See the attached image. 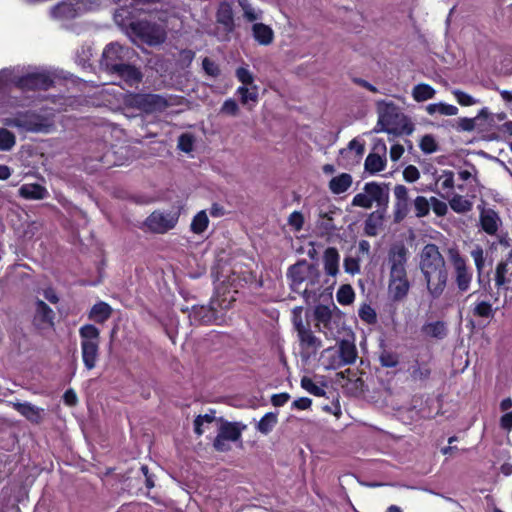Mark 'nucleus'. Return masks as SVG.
<instances>
[{"mask_svg":"<svg viewBox=\"0 0 512 512\" xmlns=\"http://www.w3.org/2000/svg\"><path fill=\"white\" fill-rule=\"evenodd\" d=\"M316 276V267L313 264H308L306 260L298 261L288 268L287 278L290 280V288L295 293H307L303 290L302 286L310 275Z\"/></svg>","mask_w":512,"mask_h":512,"instance_id":"8","label":"nucleus"},{"mask_svg":"<svg viewBox=\"0 0 512 512\" xmlns=\"http://www.w3.org/2000/svg\"><path fill=\"white\" fill-rule=\"evenodd\" d=\"M311 277L307 278L306 286L302 287L303 290H307V293H299L306 302H308L311 298H315L320 292V272L316 268V276L313 274Z\"/></svg>","mask_w":512,"mask_h":512,"instance_id":"29","label":"nucleus"},{"mask_svg":"<svg viewBox=\"0 0 512 512\" xmlns=\"http://www.w3.org/2000/svg\"><path fill=\"white\" fill-rule=\"evenodd\" d=\"M385 166L386 158L376 153H369L364 163L365 170L372 175L384 170Z\"/></svg>","mask_w":512,"mask_h":512,"instance_id":"31","label":"nucleus"},{"mask_svg":"<svg viewBox=\"0 0 512 512\" xmlns=\"http://www.w3.org/2000/svg\"><path fill=\"white\" fill-rule=\"evenodd\" d=\"M435 95V90L432 86L426 83H420L414 86L412 90V97L416 102H424L432 99Z\"/></svg>","mask_w":512,"mask_h":512,"instance_id":"33","label":"nucleus"},{"mask_svg":"<svg viewBox=\"0 0 512 512\" xmlns=\"http://www.w3.org/2000/svg\"><path fill=\"white\" fill-rule=\"evenodd\" d=\"M194 138L189 133H183L178 138V148L186 153L193 150Z\"/></svg>","mask_w":512,"mask_h":512,"instance_id":"53","label":"nucleus"},{"mask_svg":"<svg viewBox=\"0 0 512 512\" xmlns=\"http://www.w3.org/2000/svg\"><path fill=\"white\" fill-rule=\"evenodd\" d=\"M112 312L113 310L108 303L100 301L92 306L88 317L96 323L103 324L111 317Z\"/></svg>","mask_w":512,"mask_h":512,"instance_id":"24","label":"nucleus"},{"mask_svg":"<svg viewBox=\"0 0 512 512\" xmlns=\"http://www.w3.org/2000/svg\"><path fill=\"white\" fill-rule=\"evenodd\" d=\"M132 33L148 45H158L164 42L166 34L164 30L149 21H137L130 24Z\"/></svg>","mask_w":512,"mask_h":512,"instance_id":"6","label":"nucleus"},{"mask_svg":"<svg viewBox=\"0 0 512 512\" xmlns=\"http://www.w3.org/2000/svg\"><path fill=\"white\" fill-rule=\"evenodd\" d=\"M449 205L454 212L459 214L467 213L473 208V203L470 200L458 194L449 200Z\"/></svg>","mask_w":512,"mask_h":512,"instance_id":"36","label":"nucleus"},{"mask_svg":"<svg viewBox=\"0 0 512 512\" xmlns=\"http://www.w3.org/2000/svg\"><path fill=\"white\" fill-rule=\"evenodd\" d=\"M19 194L24 199L42 200L48 192L47 189L38 183L23 184L19 189Z\"/></svg>","mask_w":512,"mask_h":512,"instance_id":"23","label":"nucleus"},{"mask_svg":"<svg viewBox=\"0 0 512 512\" xmlns=\"http://www.w3.org/2000/svg\"><path fill=\"white\" fill-rule=\"evenodd\" d=\"M14 84L22 91H47L54 86V79L49 73L34 72L17 77Z\"/></svg>","mask_w":512,"mask_h":512,"instance_id":"7","label":"nucleus"},{"mask_svg":"<svg viewBox=\"0 0 512 512\" xmlns=\"http://www.w3.org/2000/svg\"><path fill=\"white\" fill-rule=\"evenodd\" d=\"M15 409L24 416L28 421L32 423H40L42 420L41 409L32 405L31 403H16L14 405Z\"/></svg>","mask_w":512,"mask_h":512,"instance_id":"28","label":"nucleus"},{"mask_svg":"<svg viewBox=\"0 0 512 512\" xmlns=\"http://www.w3.org/2000/svg\"><path fill=\"white\" fill-rule=\"evenodd\" d=\"M129 49L119 45L118 43L108 44L102 54L101 64L110 73L115 72L122 64L126 62V56Z\"/></svg>","mask_w":512,"mask_h":512,"instance_id":"10","label":"nucleus"},{"mask_svg":"<svg viewBox=\"0 0 512 512\" xmlns=\"http://www.w3.org/2000/svg\"><path fill=\"white\" fill-rule=\"evenodd\" d=\"M353 178L349 173H341L329 181V189L333 194L339 195L346 192L352 185Z\"/></svg>","mask_w":512,"mask_h":512,"instance_id":"26","label":"nucleus"},{"mask_svg":"<svg viewBox=\"0 0 512 512\" xmlns=\"http://www.w3.org/2000/svg\"><path fill=\"white\" fill-rule=\"evenodd\" d=\"M81 342L100 343V330L92 325L85 324L79 329Z\"/></svg>","mask_w":512,"mask_h":512,"instance_id":"35","label":"nucleus"},{"mask_svg":"<svg viewBox=\"0 0 512 512\" xmlns=\"http://www.w3.org/2000/svg\"><path fill=\"white\" fill-rule=\"evenodd\" d=\"M220 437L229 441H238L241 438V429L237 423L224 422L219 428Z\"/></svg>","mask_w":512,"mask_h":512,"instance_id":"34","label":"nucleus"},{"mask_svg":"<svg viewBox=\"0 0 512 512\" xmlns=\"http://www.w3.org/2000/svg\"><path fill=\"white\" fill-rule=\"evenodd\" d=\"M452 265L454 268V280L459 292L464 293L469 290L473 273L468 267L466 259L458 252L451 254Z\"/></svg>","mask_w":512,"mask_h":512,"instance_id":"9","label":"nucleus"},{"mask_svg":"<svg viewBox=\"0 0 512 512\" xmlns=\"http://www.w3.org/2000/svg\"><path fill=\"white\" fill-rule=\"evenodd\" d=\"M127 108L137 109L145 114L165 111L171 103L162 95L153 93H129L124 98Z\"/></svg>","mask_w":512,"mask_h":512,"instance_id":"3","label":"nucleus"},{"mask_svg":"<svg viewBox=\"0 0 512 512\" xmlns=\"http://www.w3.org/2000/svg\"><path fill=\"white\" fill-rule=\"evenodd\" d=\"M456 129L458 131H473L475 129V119L467 117L459 118L457 121Z\"/></svg>","mask_w":512,"mask_h":512,"instance_id":"63","label":"nucleus"},{"mask_svg":"<svg viewBox=\"0 0 512 512\" xmlns=\"http://www.w3.org/2000/svg\"><path fill=\"white\" fill-rule=\"evenodd\" d=\"M419 269L426 281L428 293L438 299L448 282L446 261L434 243L424 245L419 254Z\"/></svg>","mask_w":512,"mask_h":512,"instance_id":"2","label":"nucleus"},{"mask_svg":"<svg viewBox=\"0 0 512 512\" xmlns=\"http://www.w3.org/2000/svg\"><path fill=\"white\" fill-rule=\"evenodd\" d=\"M408 257V249L404 244L393 245L388 252V260L390 264V274L399 276L401 273H407L406 263Z\"/></svg>","mask_w":512,"mask_h":512,"instance_id":"14","label":"nucleus"},{"mask_svg":"<svg viewBox=\"0 0 512 512\" xmlns=\"http://www.w3.org/2000/svg\"><path fill=\"white\" fill-rule=\"evenodd\" d=\"M403 178L409 183L416 182L420 178V172L414 165H408L403 170Z\"/></svg>","mask_w":512,"mask_h":512,"instance_id":"61","label":"nucleus"},{"mask_svg":"<svg viewBox=\"0 0 512 512\" xmlns=\"http://www.w3.org/2000/svg\"><path fill=\"white\" fill-rule=\"evenodd\" d=\"M252 35L260 45L267 46L273 42L274 32L272 28L263 23H255L252 26Z\"/></svg>","mask_w":512,"mask_h":512,"instance_id":"22","label":"nucleus"},{"mask_svg":"<svg viewBox=\"0 0 512 512\" xmlns=\"http://www.w3.org/2000/svg\"><path fill=\"white\" fill-rule=\"evenodd\" d=\"M54 311L43 300L36 301V311L34 315V324L37 327L54 326Z\"/></svg>","mask_w":512,"mask_h":512,"instance_id":"18","label":"nucleus"},{"mask_svg":"<svg viewBox=\"0 0 512 512\" xmlns=\"http://www.w3.org/2000/svg\"><path fill=\"white\" fill-rule=\"evenodd\" d=\"M471 313L474 317L478 318H493L494 310L492 304L488 301H479L475 303L474 307L471 309Z\"/></svg>","mask_w":512,"mask_h":512,"instance_id":"39","label":"nucleus"},{"mask_svg":"<svg viewBox=\"0 0 512 512\" xmlns=\"http://www.w3.org/2000/svg\"><path fill=\"white\" fill-rule=\"evenodd\" d=\"M389 184L375 181L365 183L363 192L352 199V206L370 209L375 202L378 209L371 212L364 222L366 236L375 237L383 226L385 214L389 205Z\"/></svg>","mask_w":512,"mask_h":512,"instance_id":"1","label":"nucleus"},{"mask_svg":"<svg viewBox=\"0 0 512 512\" xmlns=\"http://www.w3.org/2000/svg\"><path fill=\"white\" fill-rule=\"evenodd\" d=\"M191 317L201 324H212L217 319V310L212 306H194Z\"/></svg>","mask_w":512,"mask_h":512,"instance_id":"25","label":"nucleus"},{"mask_svg":"<svg viewBox=\"0 0 512 512\" xmlns=\"http://www.w3.org/2000/svg\"><path fill=\"white\" fill-rule=\"evenodd\" d=\"M237 93L240 95V100L242 104H247L248 101L256 102L258 100V93L256 91V87H254L253 91H250L246 86H240L237 89Z\"/></svg>","mask_w":512,"mask_h":512,"instance_id":"50","label":"nucleus"},{"mask_svg":"<svg viewBox=\"0 0 512 512\" xmlns=\"http://www.w3.org/2000/svg\"><path fill=\"white\" fill-rule=\"evenodd\" d=\"M202 67L205 73L211 77H218L221 73L219 65L208 57L202 60Z\"/></svg>","mask_w":512,"mask_h":512,"instance_id":"51","label":"nucleus"},{"mask_svg":"<svg viewBox=\"0 0 512 512\" xmlns=\"http://www.w3.org/2000/svg\"><path fill=\"white\" fill-rule=\"evenodd\" d=\"M220 112L222 114L236 116L239 112V106L234 99L229 98L225 100L224 103L222 104Z\"/></svg>","mask_w":512,"mask_h":512,"instance_id":"56","label":"nucleus"},{"mask_svg":"<svg viewBox=\"0 0 512 512\" xmlns=\"http://www.w3.org/2000/svg\"><path fill=\"white\" fill-rule=\"evenodd\" d=\"M508 270L507 260H501L498 262L495 270V285L497 288L505 287V285L510 283L511 280L506 277Z\"/></svg>","mask_w":512,"mask_h":512,"instance_id":"40","label":"nucleus"},{"mask_svg":"<svg viewBox=\"0 0 512 512\" xmlns=\"http://www.w3.org/2000/svg\"><path fill=\"white\" fill-rule=\"evenodd\" d=\"M440 187L442 190H451L454 188V173L451 170H444L443 174L440 175L435 182V186Z\"/></svg>","mask_w":512,"mask_h":512,"instance_id":"47","label":"nucleus"},{"mask_svg":"<svg viewBox=\"0 0 512 512\" xmlns=\"http://www.w3.org/2000/svg\"><path fill=\"white\" fill-rule=\"evenodd\" d=\"M6 125L34 133L49 132L51 127L46 117L30 110L17 112L12 118L7 119Z\"/></svg>","mask_w":512,"mask_h":512,"instance_id":"4","label":"nucleus"},{"mask_svg":"<svg viewBox=\"0 0 512 512\" xmlns=\"http://www.w3.org/2000/svg\"><path fill=\"white\" fill-rule=\"evenodd\" d=\"M99 344L81 342L82 360L87 370H92L96 366L99 357Z\"/></svg>","mask_w":512,"mask_h":512,"instance_id":"20","label":"nucleus"},{"mask_svg":"<svg viewBox=\"0 0 512 512\" xmlns=\"http://www.w3.org/2000/svg\"><path fill=\"white\" fill-rule=\"evenodd\" d=\"M395 201L409 202L408 189L402 184L394 187Z\"/></svg>","mask_w":512,"mask_h":512,"instance_id":"64","label":"nucleus"},{"mask_svg":"<svg viewBox=\"0 0 512 512\" xmlns=\"http://www.w3.org/2000/svg\"><path fill=\"white\" fill-rule=\"evenodd\" d=\"M177 221L178 218L170 213L164 214L159 211H154L145 219L144 225L152 233L164 234L173 229Z\"/></svg>","mask_w":512,"mask_h":512,"instance_id":"11","label":"nucleus"},{"mask_svg":"<svg viewBox=\"0 0 512 512\" xmlns=\"http://www.w3.org/2000/svg\"><path fill=\"white\" fill-rule=\"evenodd\" d=\"M471 256L474 259L476 269L480 275L485 265L483 249L480 246H477L474 250L471 251Z\"/></svg>","mask_w":512,"mask_h":512,"instance_id":"55","label":"nucleus"},{"mask_svg":"<svg viewBox=\"0 0 512 512\" xmlns=\"http://www.w3.org/2000/svg\"><path fill=\"white\" fill-rule=\"evenodd\" d=\"M409 202L395 201L393 211V222L401 223L408 215Z\"/></svg>","mask_w":512,"mask_h":512,"instance_id":"46","label":"nucleus"},{"mask_svg":"<svg viewBox=\"0 0 512 512\" xmlns=\"http://www.w3.org/2000/svg\"><path fill=\"white\" fill-rule=\"evenodd\" d=\"M337 301L341 305H349L355 299V293L351 285L344 284L340 286L336 294Z\"/></svg>","mask_w":512,"mask_h":512,"instance_id":"42","label":"nucleus"},{"mask_svg":"<svg viewBox=\"0 0 512 512\" xmlns=\"http://www.w3.org/2000/svg\"><path fill=\"white\" fill-rule=\"evenodd\" d=\"M379 362L384 368H395L400 362L397 352L383 348L379 353Z\"/></svg>","mask_w":512,"mask_h":512,"instance_id":"37","label":"nucleus"},{"mask_svg":"<svg viewBox=\"0 0 512 512\" xmlns=\"http://www.w3.org/2000/svg\"><path fill=\"white\" fill-rule=\"evenodd\" d=\"M276 424H277V415L272 412H268L258 422L257 430L259 432H261L262 434L267 435L273 430V428Z\"/></svg>","mask_w":512,"mask_h":512,"instance_id":"41","label":"nucleus"},{"mask_svg":"<svg viewBox=\"0 0 512 512\" xmlns=\"http://www.w3.org/2000/svg\"><path fill=\"white\" fill-rule=\"evenodd\" d=\"M419 147L426 154H432L438 150V144L430 134H426L421 138Z\"/></svg>","mask_w":512,"mask_h":512,"instance_id":"48","label":"nucleus"},{"mask_svg":"<svg viewBox=\"0 0 512 512\" xmlns=\"http://www.w3.org/2000/svg\"><path fill=\"white\" fill-rule=\"evenodd\" d=\"M430 202H431V207L433 209V212L438 216V217H443L447 214V211H448V207H447V204L439 199H437L436 197H431L430 198Z\"/></svg>","mask_w":512,"mask_h":512,"instance_id":"57","label":"nucleus"},{"mask_svg":"<svg viewBox=\"0 0 512 512\" xmlns=\"http://www.w3.org/2000/svg\"><path fill=\"white\" fill-rule=\"evenodd\" d=\"M304 222V216L299 211H293L288 217V225L297 232L302 230Z\"/></svg>","mask_w":512,"mask_h":512,"instance_id":"54","label":"nucleus"},{"mask_svg":"<svg viewBox=\"0 0 512 512\" xmlns=\"http://www.w3.org/2000/svg\"><path fill=\"white\" fill-rule=\"evenodd\" d=\"M209 225V219L205 210L199 211L192 219L190 229L194 234H202Z\"/></svg>","mask_w":512,"mask_h":512,"instance_id":"38","label":"nucleus"},{"mask_svg":"<svg viewBox=\"0 0 512 512\" xmlns=\"http://www.w3.org/2000/svg\"><path fill=\"white\" fill-rule=\"evenodd\" d=\"M76 8L73 3L63 1L52 8V15L59 19H72L76 16Z\"/></svg>","mask_w":512,"mask_h":512,"instance_id":"32","label":"nucleus"},{"mask_svg":"<svg viewBox=\"0 0 512 512\" xmlns=\"http://www.w3.org/2000/svg\"><path fill=\"white\" fill-rule=\"evenodd\" d=\"M324 269L327 275L335 277L339 272L340 255L335 247H328L323 256Z\"/></svg>","mask_w":512,"mask_h":512,"instance_id":"21","label":"nucleus"},{"mask_svg":"<svg viewBox=\"0 0 512 512\" xmlns=\"http://www.w3.org/2000/svg\"><path fill=\"white\" fill-rule=\"evenodd\" d=\"M408 372L412 381L425 382L430 379L432 374L430 361L415 359L408 368Z\"/></svg>","mask_w":512,"mask_h":512,"instance_id":"19","label":"nucleus"},{"mask_svg":"<svg viewBox=\"0 0 512 512\" xmlns=\"http://www.w3.org/2000/svg\"><path fill=\"white\" fill-rule=\"evenodd\" d=\"M423 334L436 339H443L447 335V328L443 321L429 322L422 326Z\"/></svg>","mask_w":512,"mask_h":512,"instance_id":"30","label":"nucleus"},{"mask_svg":"<svg viewBox=\"0 0 512 512\" xmlns=\"http://www.w3.org/2000/svg\"><path fill=\"white\" fill-rule=\"evenodd\" d=\"M16 144L14 133L6 128H0V151H10Z\"/></svg>","mask_w":512,"mask_h":512,"instance_id":"43","label":"nucleus"},{"mask_svg":"<svg viewBox=\"0 0 512 512\" xmlns=\"http://www.w3.org/2000/svg\"><path fill=\"white\" fill-rule=\"evenodd\" d=\"M215 17L216 23L222 27L223 40H229L236 28L232 5L227 1L220 2Z\"/></svg>","mask_w":512,"mask_h":512,"instance_id":"13","label":"nucleus"},{"mask_svg":"<svg viewBox=\"0 0 512 512\" xmlns=\"http://www.w3.org/2000/svg\"><path fill=\"white\" fill-rule=\"evenodd\" d=\"M358 356L356 345L353 341L348 339H342L338 342V356L334 357L329 367L338 369L346 365L355 363Z\"/></svg>","mask_w":512,"mask_h":512,"instance_id":"12","label":"nucleus"},{"mask_svg":"<svg viewBox=\"0 0 512 512\" xmlns=\"http://www.w3.org/2000/svg\"><path fill=\"white\" fill-rule=\"evenodd\" d=\"M478 209L480 210V225L482 230L488 235H495L500 223L497 212L491 208H485L484 203L478 205Z\"/></svg>","mask_w":512,"mask_h":512,"instance_id":"17","label":"nucleus"},{"mask_svg":"<svg viewBox=\"0 0 512 512\" xmlns=\"http://www.w3.org/2000/svg\"><path fill=\"white\" fill-rule=\"evenodd\" d=\"M359 317L367 324H374L377 321L375 310L369 305H363L359 310Z\"/></svg>","mask_w":512,"mask_h":512,"instance_id":"52","label":"nucleus"},{"mask_svg":"<svg viewBox=\"0 0 512 512\" xmlns=\"http://www.w3.org/2000/svg\"><path fill=\"white\" fill-rule=\"evenodd\" d=\"M453 94H454L457 102L461 106H471V105L476 103L474 98L471 95H469L466 92H464V91L455 90Z\"/></svg>","mask_w":512,"mask_h":512,"instance_id":"62","label":"nucleus"},{"mask_svg":"<svg viewBox=\"0 0 512 512\" xmlns=\"http://www.w3.org/2000/svg\"><path fill=\"white\" fill-rule=\"evenodd\" d=\"M377 106L379 110L377 125H380L381 129H375V131H385L390 133L391 129L389 126L392 123V118L397 116V106L393 102H386L385 100L379 101Z\"/></svg>","mask_w":512,"mask_h":512,"instance_id":"16","label":"nucleus"},{"mask_svg":"<svg viewBox=\"0 0 512 512\" xmlns=\"http://www.w3.org/2000/svg\"><path fill=\"white\" fill-rule=\"evenodd\" d=\"M236 77L243 84V86L251 85L254 81L252 73L244 67L237 68Z\"/></svg>","mask_w":512,"mask_h":512,"instance_id":"58","label":"nucleus"},{"mask_svg":"<svg viewBox=\"0 0 512 512\" xmlns=\"http://www.w3.org/2000/svg\"><path fill=\"white\" fill-rule=\"evenodd\" d=\"M413 204L416 217L423 218L429 214L431 202L430 200H427L424 196H417L414 199Z\"/></svg>","mask_w":512,"mask_h":512,"instance_id":"44","label":"nucleus"},{"mask_svg":"<svg viewBox=\"0 0 512 512\" xmlns=\"http://www.w3.org/2000/svg\"><path fill=\"white\" fill-rule=\"evenodd\" d=\"M344 270L346 273L354 275L360 272L359 259L354 257H346L344 259Z\"/></svg>","mask_w":512,"mask_h":512,"instance_id":"59","label":"nucleus"},{"mask_svg":"<svg viewBox=\"0 0 512 512\" xmlns=\"http://www.w3.org/2000/svg\"><path fill=\"white\" fill-rule=\"evenodd\" d=\"M111 74H116L130 85L138 83L142 80V74L139 69L128 63L122 64L119 69H117L115 72H112Z\"/></svg>","mask_w":512,"mask_h":512,"instance_id":"27","label":"nucleus"},{"mask_svg":"<svg viewBox=\"0 0 512 512\" xmlns=\"http://www.w3.org/2000/svg\"><path fill=\"white\" fill-rule=\"evenodd\" d=\"M294 326L297 332L302 358L309 359L315 356L322 347L321 339L315 336L310 328V324H304L301 318L294 320Z\"/></svg>","mask_w":512,"mask_h":512,"instance_id":"5","label":"nucleus"},{"mask_svg":"<svg viewBox=\"0 0 512 512\" xmlns=\"http://www.w3.org/2000/svg\"><path fill=\"white\" fill-rule=\"evenodd\" d=\"M300 384L304 390L316 397H323L326 394L325 390L316 385L314 381L308 376H303L301 378Z\"/></svg>","mask_w":512,"mask_h":512,"instance_id":"45","label":"nucleus"},{"mask_svg":"<svg viewBox=\"0 0 512 512\" xmlns=\"http://www.w3.org/2000/svg\"><path fill=\"white\" fill-rule=\"evenodd\" d=\"M315 319L319 323H323L324 325H327L332 318V313L329 307L325 305H319L316 307L314 311Z\"/></svg>","mask_w":512,"mask_h":512,"instance_id":"49","label":"nucleus"},{"mask_svg":"<svg viewBox=\"0 0 512 512\" xmlns=\"http://www.w3.org/2000/svg\"><path fill=\"white\" fill-rule=\"evenodd\" d=\"M410 282L407 273H401L399 276H389L388 290L393 301H402L408 295Z\"/></svg>","mask_w":512,"mask_h":512,"instance_id":"15","label":"nucleus"},{"mask_svg":"<svg viewBox=\"0 0 512 512\" xmlns=\"http://www.w3.org/2000/svg\"><path fill=\"white\" fill-rule=\"evenodd\" d=\"M354 150L356 152V155L358 157H361L365 151L364 144L359 142L356 139H353L349 142L348 147L341 149L340 154L343 156L344 154L348 153L349 151Z\"/></svg>","mask_w":512,"mask_h":512,"instance_id":"60","label":"nucleus"}]
</instances>
